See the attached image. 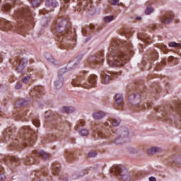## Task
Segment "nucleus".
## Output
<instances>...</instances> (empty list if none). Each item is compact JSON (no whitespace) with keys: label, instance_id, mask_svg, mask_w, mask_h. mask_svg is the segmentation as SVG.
Masks as SVG:
<instances>
[{"label":"nucleus","instance_id":"obj_1","mask_svg":"<svg viewBox=\"0 0 181 181\" xmlns=\"http://www.w3.org/2000/svg\"><path fill=\"white\" fill-rule=\"evenodd\" d=\"M132 50V44L119 40H114L109 47L108 64L110 67L124 66L122 62L127 59L128 52Z\"/></svg>","mask_w":181,"mask_h":181},{"label":"nucleus","instance_id":"obj_2","mask_svg":"<svg viewBox=\"0 0 181 181\" xmlns=\"http://www.w3.org/2000/svg\"><path fill=\"white\" fill-rule=\"evenodd\" d=\"M55 30L57 32L58 42L64 43L67 36H70V24L66 19L61 20L55 25Z\"/></svg>","mask_w":181,"mask_h":181},{"label":"nucleus","instance_id":"obj_3","mask_svg":"<svg viewBox=\"0 0 181 181\" xmlns=\"http://www.w3.org/2000/svg\"><path fill=\"white\" fill-rule=\"evenodd\" d=\"M35 138H36V135L33 134V130L29 127H24L21 129L17 141L20 145L23 144L25 146V145H32L35 142Z\"/></svg>","mask_w":181,"mask_h":181},{"label":"nucleus","instance_id":"obj_4","mask_svg":"<svg viewBox=\"0 0 181 181\" xmlns=\"http://www.w3.org/2000/svg\"><path fill=\"white\" fill-rule=\"evenodd\" d=\"M39 156H41L42 159H49V154L43 151H33L31 156V158L29 156H26L24 158L25 165H33L35 163H39Z\"/></svg>","mask_w":181,"mask_h":181},{"label":"nucleus","instance_id":"obj_5","mask_svg":"<svg viewBox=\"0 0 181 181\" xmlns=\"http://www.w3.org/2000/svg\"><path fill=\"white\" fill-rule=\"evenodd\" d=\"M110 173L111 175H114V176L119 175L124 181L131 180L129 173H128V170H127L124 166L117 165L112 168L110 170Z\"/></svg>","mask_w":181,"mask_h":181},{"label":"nucleus","instance_id":"obj_6","mask_svg":"<svg viewBox=\"0 0 181 181\" xmlns=\"http://www.w3.org/2000/svg\"><path fill=\"white\" fill-rule=\"evenodd\" d=\"M30 11H29V7L25 6L16 13L15 18L17 22H25V21L30 20Z\"/></svg>","mask_w":181,"mask_h":181},{"label":"nucleus","instance_id":"obj_7","mask_svg":"<svg viewBox=\"0 0 181 181\" xmlns=\"http://www.w3.org/2000/svg\"><path fill=\"white\" fill-rule=\"evenodd\" d=\"M97 84V76L90 75L88 78L87 82L83 85L84 88H91V87H94Z\"/></svg>","mask_w":181,"mask_h":181},{"label":"nucleus","instance_id":"obj_8","mask_svg":"<svg viewBox=\"0 0 181 181\" xmlns=\"http://www.w3.org/2000/svg\"><path fill=\"white\" fill-rule=\"evenodd\" d=\"M18 64L16 69L17 73H21V74H25V66L28 63V60L25 59H21L18 62Z\"/></svg>","mask_w":181,"mask_h":181},{"label":"nucleus","instance_id":"obj_9","mask_svg":"<svg viewBox=\"0 0 181 181\" xmlns=\"http://www.w3.org/2000/svg\"><path fill=\"white\" fill-rule=\"evenodd\" d=\"M0 28H4V29H7L8 30H15V26H13V23L5 20H1L0 21Z\"/></svg>","mask_w":181,"mask_h":181},{"label":"nucleus","instance_id":"obj_10","mask_svg":"<svg viewBox=\"0 0 181 181\" xmlns=\"http://www.w3.org/2000/svg\"><path fill=\"white\" fill-rule=\"evenodd\" d=\"M160 22L164 25H169L171 23L172 21H173V14H165L162 16L160 18Z\"/></svg>","mask_w":181,"mask_h":181},{"label":"nucleus","instance_id":"obj_11","mask_svg":"<svg viewBox=\"0 0 181 181\" xmlns=\"http://www.w3.org/2000/svg\"><path fill=\"white\" fill-rule=\"evenodd\" d=\"M105 125H108V123H105V124L102 126V127L98 130V134L101 138H103V136L108 135V133L107 132V131H108V129H105V127H105Z\"/></svg>","mask_w":181,"mask_h":181},{"label":"nucleus","instance_id":"obj_12","mask_svg":"<svg viewBox=\"0 0 181 181\" xmlns=\"http://www.w3.org/2000/svg\"><path fill=\"white\" fill-rule=\"evenodd\" d=\"M64 81V78L63 76L59 75L57 80L55 81V87L57 90H60L63 87V81Z\"/></svg>","mask_w":181,"mask_h":181},{"label":"nucleus","instance_id":"obj_13","mask_svg":"<svg viewBox=\"0 0 181 181\" xmlns=\"http://www.w3.org/2000/svg\"><path fill=\"white\" fill-rule=\"evenodd\" d=\"M104 62V52H99L95 54V63L101 64Z\"/></svg>","mask_w":181,"mask_h":181},{"label":"nucleus","instance_id":"obj_14","mask_svg":"<svg viewBox=\"0 0 181 181\" xmlns=\"http://www.w3.org/2000/svg\"><path fill=\"white\" fill-rule=\"evenodd\" d=\"M101 77L104 84H108V83H110V80H112V76L111 75L107 74L105 72H103L101 74Z\"/></svg>","mask_w":181,"mask_h":181},{"label":"nucleus","instance_id":"obj_15","mask_svg":"<svg viewBox=\"0 0 181 181\" xmlns=\"http://www.w3.org/2000/svg\"><path fill=\"white\" fill-rule=\"evenodd\" d=\"M106 114L103 111L95 112L93 114V117L95 119H101L105 117Z\"/></svg>","mask_w":181,"mask_h":181},{"label":"nucleus","instance_id":"obj_16","mask_svg":"<svg viewBox=\"0 0 181 181\" xmlns=\"http://www.w3.org/2000/svg\"><path fill=\"white\" fill-rule=\"evenodd\" d=\"M87 173H84V170H78L76 171L73 175H72V179L74 180H76V179H78V177H83L84 175H86Z\"/></svg>","mask_w":181,"mask_h":181},{"label":"nucleus","instance_id":"obj_17","mask_svg":"<svg viewBox=\"0 0 181 181\" xmlns=\"http://www.w3.org/2000/svg\"><path fill=\"white\" fill-rule=\"evenodd\" d=\"M162 152V148L159 147H152L151 148L148 150V155H153L155 153H159Z\"/></svg>","mask_w":181,"mask_h":181},{"label":"nucleus","instance_id":"obj_18","mask_svg":"<svg viewBox=\"0 0 181 181\" xmlns=\"http://www.w3.org/2000/svg\"><path fill=\"white\" fill-rule=\"evenodd\" d=\"M128 135H129L128 130L127 129L124 130L123 132H122L119 139H116L115 140V144H121V141H120L121 138H127Z\"/></svg>","mask_w":181,"mask_h":181},{"label":"nucleus","instance_id":"obj_19","mask_svg":"<svg viewBox=\"0 0 181 181\" xmlns=\"http://www.w3.org/2000/svg\"><path fill=\"white\" fill-rule=\"evenodd\" d=\"M74 111L75 109L73 107H63L61 108V112H66V114H72Z\"/></svg>","mask_w":181,"mask_h":181},{"label":"nucleus","instance_id":"obj_20","mask_svg":"<svg viewBox=\"0 0 181 181\" xmlns=\"http://www.w3.org/2000/svg\"><path fill=\"white\" fill-rule=\"evenodd\" d=\"M62 168V165L60 163H53L52 164V172L54 175H56V173H59L60 172V168Z\"/></svg>","mask_w":181,"mask_h":181},{"label":"nucleus","instance_id":"obj_21","mask_svg":"<svg viewBox=\"0 0 181 181\" xmlns=\"http://www.w3.org/2000/svg\"><path fill=\"white\" fill-rule=\"evenodd\" d=\"M115 100L117 105H121L124 101V97L119 93H117L115 95Z\"/></svg>","mask_w":181,"mask_h":181},{"label":"nucleus","instance_id":"obj_22","mask_svg":"<svg viewBox=\"0 0 181 181\" xmlns=\"http://www.w3.org/2000/svg\"><path fill=\"white\" fill-rule=\"evenodd\" d=\"M45 4L47 6H52V8H56L59 5L56 0H47Z\"/></svg>","mask_w":181,"mask_h":181},{"label":"nucleus","instance_id":"obj_23","mask_svg":"<svg viewBox=\"0 0 181 181\" xmlns=\"http://www.w3.org/2000/svg\"><path fill=\"white\" fill-rule=\"evenodd\" d=\"M64 4H62V6L61 7V11H66L67 8H69V1L70 0H62Z\"/></svg>","mask_w":181,"mask_h":181},{"label":"nucleus","instance_id":"obj_24","mask_svg":"<svg viewBox=\"0 0 181 181\" xmlns=\"http://www.w3.org/2000/svg\"><path fill=\"white\" fill-rule=\"evenodd\" d=\"M119 124H121V119H113L112 120V124L113 125V127H118Z\"/></svg>","mask_w":181,"mask_h":181},{"label":"nucleus","instance_id":"obj_25","mask_svg":"<svg viewBox=\"0 0 181 181\" xmlns=\"http://www.w3.org/2000/svg\"><path fill=\"white\" fill-rule=\"evenodd\" d=\"M114 19V16H108L104 18V22L106 23H110Z\"/></svg>","mask_w":181,"mask_h":181},{"label":"nucleus","instance_id":"obj_26","mask_svg":"<svg viewBox=\"0 0 181 181\" xmlns=\"http://www.w3.org/2000/svg\"><path fill=\"white\" fill-rule=\"evenodd\" d=\"M146 15H151L152 12H153V8L151 7V6H147L146 11Z\"/></svg>","mask_w":181,"mask_h":181},{"label":"nucleus","instance_id":"obj_27","mask_svg":"<svg viewBox=\"0 0 181 181\" xmlns=\"http://www.w3.org/2000/svg\"><path fill=\"white\" fill-rule=\"evenodd\" d=\"M16 105H17L18 107H23V105H25V100L23 99L17 100L16 103Z\"/></svg>","mask_w":181,"mask_h":181},{"label":"nucleus","instance_id":"obj_28","mask_svg":"<svg viewBox=\"0 0 181 181\" xmlns=\"http://www.w3.org/2000/svg\"><path fill=\"white\" fill-rule=\"evenodd\" d=\"M169 46L170 47H181V44L173 42L169 43Z\"/></svg>","mask_w":181,"mask_h":181},{"label":"nucleus","instance_id":"obj_29","mask_svg":"<svg viewBox=\"0 0 181 181\" xmlns=\"http://www.w3.org/2000/svg\"><path fill=\"white\" fill-rule=\"evenodd\" d=\"M74 158V154L73 153H69L66 155V159L68 162H71V159Z\"/></svg>","mask_w":181,"mask_h":181},{"label":"nucleus","instance_id":"obj_30","mask_svg":"<svg viewBox=\"0 0 181 181\" xmlns=\"http://www.w3.org/2000/svg\"><path fill=\"white\" fill-rule=\"evenodd\" d=\"M83 59V55L78 56L75 60L76 62L74 63V66H77L80 63V60Z\"/></svg>","mask_w":181,"mask_h":181},{"label":"nucleus","instance_id":"obj_31","mask_svg":"<svg viewBox=\"0 0 181 181\" xmlns=\"http://www.w3.org/2000/svg\"><path fill=\"white\" fill-rule=\"evenodd\" d=\"M11 8H12V6H11V4H4L3 9L8 11H11Z\"/></svg>","mask_w":181,"mask_h":181},{"label":"nucleus","instance_id":"obj_32","mask_svg":"<svg viewBox=\"0 0 181 181\" xmlns=\"http://www.w3.org/2000/svg\"><path fill=\"white\" fill-rule=\"evenodd\" d=\"M81 135H82V136H87V135H88V130L86 129L81 130Z\"/></svg>","mask_w":181,"mask_h":181},{"label":"nucleus","instance_id":"obj_33","mask_svg":"<svg viewBox=\"0 0 181 181\" xmlns=\"http://www.w3.org/2000/svg\"><path fill=\"white\" fill-rule=\"evenodd\" d=\"M31 4L33 6H37L40 4V0H31Z\"/></svg>","mask_w":181,"mask_h":181},{"label":"nucleus","instance_id":"obj_34","mask_svg":"<svg viewBox=\"0 0 181 181\" xmlns=\"http://www.w3.org/2000/svg\"><path fill=\"white\" fill-rule=\"evenodd\" d=\"M29 80H30V76H25L23 78V83L24 84H28L29 83Z\"/></svg>","mask_w":181,"mask_h":181},{"label":"nucleus","instance_id":"obj_35","mask_svg":"<svg viewBox=\"0 0 181 181\" xmlns=\"http://www.w3.org/2000/svg\"><path fill=\"white\" fill-rule=\"evenodd\" d=\"M89 158H95L97 156V153L95 151H90L88 153Z\"/></svg>","mask_w":181,"mask_h":181},{"label":"nucleus","instance_id":"obj_36","mask_svg":"<svg viewBox=\"0 0 181 181\" xmlns=\"http://www.w3.org/2000/svg\"><path fill=\"white\" fill-rule=\"evenodd\" d=\"M5 179H6V177L5 176L4 173H2V171H1V167H0V181H4V180H5Z\"/></svg>","mask_w":181,"mask_h":181},{"label":"nucleus","instance_id":"obj_37","mask_svg":"<svg viewBox=\"0 0 181 181\" xmlns=\"http://www.w3.org/2000/svg\"><path fill=\"white\" fill-rule=\"evenodd\" d=\"M33 124L35 127H40V122H39L38 120H33Z\"/></svg>","mask_w":181,"mask_h":181},{"label":"nucleus","instance_id":"obj_38","mask_svg":"<svg viewBox=\"0 0 181 181\" xmlns=\"http://www.w3.org/2000/svg\"><path fill=\"white\" fill-rule=\"evenodd\" d=\"M9 159L11 160V162H17L18 158L16 156H11L9 157Z\"/></svg>","mask_w":181,"mask_h":181},{"label":"nucleus","instance_id":"obj_39","mask_svg":"<svg viewBox=\"0 0 181 181\" xmlns=\"http://www.w3.org/2000/svg\"><path fill=\"white\" fill-rule=\"evenodd\" d=\"M16 90H20V88H22V83H18L16 85Z\"/></svg>","mask_w":181,"mask_h":181},{"label":"nucleus","instance_id":"obj_40","mask_svg":"<svg viewBox=\"0 0 181 181\" xmlns=\"http://www.w3.org/2000/svg\"><path fill=\"white\" fill-rule=\"evenodd\" d=\"M119 4V0H112V5H118Z\"/></svg>","mask_w":181,"mask_h":181},{"label":"nucleus","instance_id":"obj_41","mask_svg":"<svg viewBox=\"0 0 181 181\" xmlns=\"http://www.w3.org/2000/svg\"><path fill=\"white\" fill-rule=\"evenodd\" d=\"M138 38L141 39V40H144V39H145V37H144V36H142L141 34L139 33L138 34Z\"/></svg>","mask_w":181,"mask_h":181},{"label":"nucleus","instance_id":"obj_42","mask_svg":"<svg viewBox=\"0 0 181 181\" xmlns=\"http://www.w3.org/2000/svg\"><path fill=\"white\" fill-rule=\"evenodd\" d=\"M141 95L139 94H134V98H140Z\"/></svg>","mask_w":181,"mask_h":181},{"label":"nucleus","instance_id":"obj_43","mask_svg":"<svg viewBox=\"0 0 181 181\" xmlns=\"http://www.w3.org/2000/svg\"><path fill=\"white\" fill-rule=\"evenodd\" d=\"M149 181H156V178H155V177H150Z\"/></svg>","mask_w":181,"mask_h":181},{"label":"nucleus","instance_id":"obj_44","mask_svg":"<svg viewBox=\"0 0 181 181\" xmlns=\"http://www.w3.org/2000/svg\"><path fill=\"white\" fill-rule=\"evenodd\" d=\"M153 57H154V59H156V57H158V53L154 52L153 54Z\"/></svg>","mask_w":181,"mask_h":181},{"label":"nucleus","instance_id":"obj_45","mask_svg":"<svg viewBox=\"0 0 181 181\" xmlns=\"http://www.w3.org/2000/svg\"><path fill=\"white\" fill-rule=\"evenodd\" d=\"M136 19H137V21H141L142 20V17L138 16V17H136Z\"/></svg>","mask_w":181,"mask_h":181},{"label":"nucleus","instance_id":"obj_46","mask_svg":"<svg viewBox=\"0 0 181 181\" xmlns=\"http://www.w3.org/2000/svg\"><path fill=\"white\" fill-rule=\"evenodd\" d=\"M2 62V54L0 53V63Z\"/></svg>","mask_w":181,"mask_h":181},{"label":"nucleus","instance_id":"obj_47","mask_svg":"<svg viewBox=\"0 0 181 181\" xmlns=\"http://www.w3.org/2000/svg\"><path fill=\"white\" fill-rule=\"evenodd\" d=\"M62 181H67V178H63Z\"/></svg>","mask_w":181,"mask_h":181},{"label":"nucleus","instance_id":"obj_48","mask_svg":"<svg viewBox=\"0 0 181 181\" xmlns=\"http://www.w3.org/2000/svg\"><path fill=\"white\" fill-rule=\"evenodd\" d=\"M93 28H94V26L90 27L91 29H93Z\"/></svg>","mask_w":181,"mask_h":181},{"label":"nucleus","instance_id":"obj_49","mask_svg":"<svg viewBox=\"0 0 181 181\" xmlns=\"http://www.w3.org/2000/svg\"><path fill=\"white\" fill-rule=\"evenodd\" d=\"M144 108H146V106H144Z\"/></svg>","mask_w":181,"mask_h":181},{"label":"nucleus","instance_id":"obj_50","mask_svg":"<svg viewBox=\"0 0 181 181\" xmlns=\"http://www.w3.org/2000/svg\"><path fill=\"white\" fill-rule=\"evenodd\" d=\"M14 146L16 145V144H13Z\"/></svg>","mask_w":181,"mask_h":181}]
</instances>
